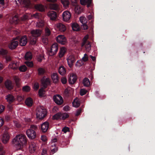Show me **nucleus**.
<instances>
[{
    "instance_id": "55",
    "label": "nucleus",
    "mask_w": 155,
    "mask_h": 155,
    "mask_svg": "<svg viewBox=\"0 0 155 155\" xmlns=\"http://www.w3.org/2000/svg\"><path fill=\"white\" fill-rule=\"evenodd\" d=\"M36 38H35L33 39L32 38V37L30 39H31L30 43H31V44L32 45H35L36 43Z\"/></svg>"
},
{
    "instance_id": "28",
    "label": "nucleus",
    "mask_w": 155,
    "mask_h": 155,
    "mask_svg": "<svg viewBox=\"0 0 155 155\" xmlns=\"http://www.w3.org/2000/svg\"><path fill=\"white\" fill-rule=\"evenodd\" d=\"M73 106L75 107H79L80 105V102L79 100L76 98L74 100L72 103Z\"/></svg>"
},
{
    "instance_id": "7",
    "label": "nucleus",
    "mask_w": 155,
    "mask_h": 155,
    "mask_svg": "<svg viewBox=\"0 0 155 155\" xmlns=\"http://www.w3.org/2000/svg\"><path fill=\"white\" fill-rule=\"evenodd\" d=\"M53 100L55 103L58 105H61L63 103L62 97L60 95L57 94L53 97Z\"/></svg>"
},
{
    "instance_id": "49",
    "label": "nucleus",
    "mask_w": 155,
    "mask_h": 155,
    "mask_svg": "<svg viewBox=\"0 0 155 155\" xmlns=\"http://www.w3.org/2000/svg\"><path fill=\"white\" fill-rule=\"evenodd\" d=\"M25 64L28 67H32L33 66V63L32 61H26L25 62Z\"/></svg>"
},
{
    "instance_id": "52",
    "label": "nucleus",
    "mask_w": 155,
    "mask_h": 155,
    "mask_svg": "<svg viewBox=\"0 0 155 155\" xmlns=\"http://www.w3.org/2000/svg\"><path fill=\"white\" fill-rule=\"evenodd\" d=\"M87 92V91L84 89H82L80 91V94L81 96H83Z\"/></svg>"
},
{
    "instance_id": "48",
    "label": "nucleus",
    "mask_w": 155,
    "mask_h": 155,
    "mask_svg": "<svg viewBox=\"0 0 155 155\" xmlns=\"http://www.w3.org/2000/svg\"><path fill=\"white\" fill-rule=\"evenodd\" d=\"M22 90L24 91L28 92L30 90V88L29 86H25L23 87Z\"/></svg>"
},
{
    "instance_id": "15",
    "label": "nucleus",
    "mask_w": 155,
    "mask_h": 155,
    "mask_svg": "<svg viewBox=\"0 0 155 155\" xmlns=\"http://www.w3.org/2000/svg\"><path fill=\"white\" fill-rule=\"evenodd\" d=\"M31 32L32 37L36 38L39 36L41 35L42 31L40 29L33 30L31 31Z\"/></svg>"
},
{
    "instance_id": "22",
    "label": "nucleus",
    "mask_w": 155,
    "mask_h": 155,
    "mask_svg": "<svg viewBox=\"0 0 155 155\" xmlns=\"http://www.w3.org/2000/svg\"><path fill=\"white\" fill-rule=\"evenodd\" d=\"M51 78L54 83H57L58 82L59 78L57 73H52L51 75Z\"/></svg>"
},
{
    "instance_id": "14",
    "label": "nucleus",
    "mask_w": 155,
    "mask_h": 155,
    "mask_svg": "<svg viewBox=\"0 0 155 155\" xmlns=\"http://www.w3.org/2000/svg\"><path fill=\"white\" fill-rule=\"evenodd\" d=\"M49 127V123L47 121L45 122L41 125V129L43 132L45 133L47 131Z\"/></svg>"
},
{
    "instance_id": "9",
    "label": "nucleus",
    "mask_w": 155,
    "mask_h": 155,
    "mask_svg": "<svg viewBox=\"0 0 155 155\" xmlns=\"http://www.w3.org/2000/svg\"><path fill=\"white\" fill-rule=\"evenodd\" d=\"M57 30L61 32H63L66 30V26L62 23H59L56 25Z\"/></svg>"
},
{
    "instance_id": "13",
    "label": "nucleus",
    "mask_w": 155,
    "mask_h": 155,
    "mask_svg": "<svg viewBox=\"0 0 155 155\" xmlns=\"http://www.w3.org/2000/svg\"><path fill=\"white\" fill-rule=\"evenodd\" d=\"M67 60L68 65L70 67H72L75 61L74 56L72 55H70L68 57Z\"/></svg>"
},
{
    "instance_id": "33",
    "label": "nucleus",
    "mask_w": 155,
    "mask_h": 155,
    "mask_svg": "<svg viewBox=\"0 0 155 155\" xmlns=\"http://www.w3.org/2000/svg\"><path fill=\"white\" fill-rule=\"evenodd\" d=\"M85 45L86 50L87 51H89L91 49V45L89 42L87 41L85 44H82V46Z\"/></svg>"
},
{
    "instance_id": "6",
    "label": "nucleus",
    "mask_w": 155,
    "mask_h": 155,
    "mask_svg": "<svg viewBox=\"0 0 155 155\" xmlns=\"http://www.w3.org/2000/svg\"><path fill=\"white\" fill-rule=\"evenodd\" d=\"M56 39L57 41L61 45H65L67 42L66 38L63 35H58Z\"/></svg>"
},
{
    "instance_id": "10",
    "label": "nucleus",
    "mask_w": 155,
    "mask_h": 155,
    "mask_svg": "<svg viewBox=\"0 0 155 155\" xmlns=\"http://www.w3.org/2000/svg\"><path fill=\"white\" fill-rule=\"evenodd\" d=\"M62 17L63 20L64 21L67 22L70 19L71 14L68 11H65L62 14Z\"/></svg>"
},
{
    "instance_id": "35",
    "label": "nucleus",
    "mask_w": 155,
    "mask_h": 155,
    "mask_svg": "<svg viewBox=\"0 0 155 155\" xmlns=\"http://www.w3.org/2000/svg\"><path fill=\"white\" fill-rule=\"evenodd\" d=\"M35 8L40 11H43L44 10V7L41 5H35Z\"/></svg>"
},
{
    "instance_id": "50",
    "label": "nucleus",
    "mask_w": 155,
    "mask_h": 155,
    "mask_svg": "<svg viewBox=\"0 0 155 155\" xmlns=\"http://www.w3.org/2000/svg\"><path fill=\"white\" fill-rule=\"evenodd\" d=\"M28 18L29 15L28 14H25L21 17V19L22 21H25L28 19Z\"/></svg>"
},
{
    "instance_id": "12",
    "label": "nucleus",
    "mask_w": 155,
    "mask_h": 155,
    "mask_svg": "<svg viewBox=\"0 0 155 155\" xmlns=\"http://www.w3.org/2000/svg\"><path fill=\"white\" fill-rule=\"evenodd\" d=\"M18 42L15 40H12L8 45V47L10 49L13 50L15 49L18 46Z\"/></svg>"
},
{
    "instance_id": "57",
    "label": "nucleus",
    "mask_w": 155,
    "mask_h": 155,
    "mask_svg": "<svg viewBox=\"0 0 155 155\" xmlns=\"http://www.w3.org/2000/svg\"><path fill=\"white\" fill-rule=\"evenodd\" d=\"M61 81L63 84H65L67 82V78L65 77H63L61 78Z\"/></svg>"
},
{
    "instance_id": "23",
    "label": "nucleus",
    "mask_w": 155,
    "mask_h": 155,
    "mask_svg": "<svg viewBox=\"0 0 155 155\" xmlns=\"http://www.w3.org/2000/svg\"><path fill=\"white\" fill-rule=\"evenodd\" d=\"M92 0H80L81 4L82 5H87V7H88L92 3Z\"/></svg>"
},
{
    "instance_id": "46",
    "label": "nucleus",
    "mask_w": 155,
    "mask_h": 155,
    "mask_svg": "<svg viewBox=\"0 0 155 155\" xmlns=\"http://www.w3.org/2000/svg\"><path fill=\"white\" fill-rule=\"evenodd\" d=\"M38 71L39 75H42L44 74L45 70L43 68H40L38 69Z\"/></svg>"
},
{
    "instance_id": "47",
    "label": "nucleus",
    "mask_w": 155,
    "mask_h": 155,
    "mask_svg": "<svg viewBox=\"0 0 155 155\" xmlns=\"http://www.w3.org/2000/svg\"><path fill=\"white\" fill-rule=\"evenodd\" d=\"M84 63L82 60H78L76 62V65L77 67H80L83 65Z\"/></svg>"
},
{
    "instance_id": "34",
    "label": "nucleus",
    "mask_w": 155,
    "mask_h": 155,
    "mask_svg": "<svg viewBox=\"0 0 155 155\" xmlns=\"http://www.w3.org/2000/svg\"><path fill=\"white\" fill-rule=\"evenodd\" d=\"M72 29L74 31H78L80 29L79 25L76 23H74L72 24Z\"/></svg>"
},
{
    "instance_id": "44",
    "label": "nucleus",
    "mask_w": 155,
    "mask_h": 155,
    "mask_svg": "<svg viewBox=\"0 0 155 155\" xmlns=\"http://www.w3.org/2000/svg\"><path fill=\"white\" fill-rule=\"evenodd\" d=\"M79 20L82 24L86 23L87 22L86 18L83 16L79 18Z\"/></svg>"
},
{
    "instance_id": "19",
    "label": "nucleus",
    "mask_w": 155,
    "mask_h": 155,
    "mask_svg": "<svg viewBox=\"0 0 155 155\" xmlns=\"http://www.w3.org/2000/svg\"><path fill=\"white\" fill-rule=\"evenodd\" d=\"M19 65V63L16 61H13L10 63L9 65L10 68L13 70L17 69Z\"/></svg>"
},
{
    "instance_id": "16",
    "label": "nucleus",
    "mask_w": 155,
    "mask_h": 155,
    "mask_svg": "<svg viewBox=\"0 0 155 155\" xmlns=\"http://www.w3.org/2000/svg\"><path fill=\"white\" fill-rule=\"evenodd\" d=\"M48 16L52 20H55L57 18V14L55 12L53 11H50L48 13Z\"/></svg>"
},
{
    "instance_id": "32",
    "label": "nucleus",
    "mask_w": 155,
    "mask_h": 155,
    "mask_svg": "<svg viewBox=\"0 0 155 155\" xmlns=\"http://www.w3.org/2000/svg\"><path fill=\"white\" fill-rule=\"evenodd\" d=\"M83 84L85 86H89L90 84V82L89 79L87 78H85L83 80Z\"/></svg>"
},
{
    "instance_id": "17",
    "label": "nucleus",
    "mask_w": 155,
    "mask_h": 155,
    "mask_svg": "<svg viewBox=\"0 0 155 155\" xmlns=\"http://www.w3.org/2000/svg\"><path fill=\"white\" fill-rule=\"evenodd\" d=\"M50 80L48 78H43L41 80V84L44 88L46 87L47 85L50 84Z\"/></svg>"
},
{
    "instance_id": "37",
    "label": "nucleus",
    "mask_w": 155,
    "mask_h": 155,
    "mask_svg": "<svg viewBox=\"0 0 155 155\" xmlns=\"http://www.w3.org/2000/svg\"><path fill=\"white\" fill-rule=\"evenodd\" d=\"M75 11L76 13L79 14L81 12L82 9L79 5H77L75 6Z\"/></svg>"
},
{
    "instance_id": "2",
    "label": "nucleus",
    "mask_w": 155,
    "mask_h": 155,
    "mask_svg": "<svg viewBox=\"0 0 155 155\" xmlns=\"http://www.w3.org/2000/svg\"><path fill=\"white\" fill-rule=\"evenodd\" d=\"M38 126L36 125H31L29 129L26 131V134L28 138L31 139H34L36 136L35 130L37 129Z\"/></svg>"
},
{
    "instance_id": "26",
    "label": "nucleus",
    "mask_w": 155,
    "mask_h": 155,
    "mask_svg": "<svg viewBox=\"0 0 155 155\" xmlns=\"http://www.w3.org/2000/svg\"><path fill=\"white\" fill-rule=\"evenodd\" d=\"M49 8L51 10H57L59 9V6L56 4H50L49 5Z\"/></svg>"
},
{
    "instance_id": "1",
    "label": "nucleus",
    "mask_w": 155,
    "mask_h": 155,
    "mask_svg": "<svg viewBox=\"0 0 155 155\" xmlns=\"http://www.w3.org/2000/svg\"><path fill=\"white\" fill-rule=\"evenodd\" d=\"M12 144L16 148L19 150L22 148L27 143L26 137L22 134L17 135L13 139Z\"/></svg>"
},
{
    "instance_id": "42",
    "label": "nucleus",
    "mask_w": 155,
    "mask_h": 155,
    "mask_svg": "<svg viewBox=\"0 0 155 155\" xmlns=\"http://www.w3.org/2000/svg\"><path fill=\"white\" fill-rule=\"evenodd\" d=\"M19 69L21 72H25L27 70V68L25 65H23L19 67Z\"/></svg>"
},
{
    "instance_id": "41",
    "label": "nucleus",
    "mask_w": 155,
    "mask_h": 155,
    "mask_svg": "<svg viewBox=\"0 0 155 155\" xmlns=\"http://www.w3.org/2000/svg\"><path fill=\"white\" fill-rule=\"evenodd\" d=\"M61 119L64 120L69 117V114L67 113H61Z\"/></svg>"
},
{
    "instance_id": "25",
    "label": "nucleus",
    "mask_w": 155,
    "mask_h": 155,
    "mask_svg": "<svg viewBox=\"0 0 155 155\" xmlns=\"http://www.w3.org/2000/svg\"><path fill=\"white\" fill-rule=\"evenodd\" d=\"M58 72L61 75H64L66 74L65 68L64 66H61L59 68Z\"/></svg>"
},
{
    "instance_id": "31",
    "label": "nucleus",
    "mask_w": 155,
    "mask_h": 155,
    "mask_svg": "<svg viewBox=\"0 0 155 155\" xmlns=\"http://www.w3.org/2000/svg\"><path fill=\"white\" fill-rule=\"evenodd\" d=\"M25 102L27 106H31L33 104L32 100L31 98L29 97L25 100Z\"/></svg>"
},
{
    "instance_id": "27",
    "label": "nucleus",
    "mask_w": 155,
    "mask_h": 155,
    "mask_svg": "<svg viewBox=\"0 0 155 155\" xmlns=\"http://www.w3.org/2000/svg\"><path fill=\"white\" fill-rule=\"evenodd\" d=\"M32 57V54L31 52L28 51L25 54V58L26 60H30Z\"/></svg>"
},
{
    "instance_id": "43",
    "label": "nucleus",
    "mask_w": 155,
    "mask_h": 155,
    "mask_svg": "<svg viewBox=\"0 0 155 155\" xmlns=\"http://www.w3.org/2000/svg\"><path fill=\"white\" fill-rule=\"evenodd\" d=\"M14 78L17 86L19 87L20 85L19 78L17 76H15Z\"/></svg>"
},
{
    "instance_id": "38",
    "label": "nucleus",
    "mask_w": 155,
    "mask_h": 155,
    "mask_svg": "<svg viewBox=\"0 0 155 155\" xmlns=\"http://www.w3.org/2000/svg\"><path fill=\"white\" fill-rule=\"evenodd\" d=\"M8 53V51L7 50L1 48L0 49V56H5Z\"/></svg>"
},
{
    "instance_id": "59",
    "label": "nucleus",
    "mask_w": 155,
    "mask_h": 155,
    "mask_svg": "<svg viewBox=\"0 0 155 155\" xmlns=\"http://www.w3.org/2000/svg\"><path fill=\"white\" fill-rule=\"evenodd\" d=\"M39 87V84L38 83H35L34 84L33 88L36 90H37Z\"/></svg>"
},
{
    "instance_id": "30",
    "label": "nucleus",
    "mask_w": 155,
    "mask_h": 155,
    "mask_svg": "<svg viewBox=\"0 0 155 155\" xmlns=\"http://www.w3.org/2000/svg\"><path fill=\"white\" fill-rule=\"evenodd\" d=\"M64 7L67 8L68 7L69 2L68 0H60Z\"/></svg>"
},
{
    "instance_id": "58",
    "label": "nucleus",
    "mask_w": 155,
    "mask_h": 155,
    "mask_svg": "<svg viewBox=\"0 0 155 155\" xmlns=\"http://www.w3.org/2000/svg\"><path fill=\"white\" fill-rule=\"evenodd\" d=\"M62 131L65 133L69 131V129L68 127H65L62 129Z\"/></svg>"
},
{
    "instance_id": "24",
    "label": "nucleus",
    "mask_w": 155,
    "mask_h": 155,
    "mask_svg": "<svg viewBox=\"0 0 155 155\" xmlns=\"http://www.w3.org/2000/svg\"><path fill=\"white\" fill-rule=\"evenodd\" d=\"M66 48L64 47H62L60 48L58 54V55L59 58H61L64 56L66 52Z\"/></svg>"
},
{
    "instance_id": "54",
    "label": "nucleus",
    "mask_w": 155,
    "mask_h": 155,
    "mask_svg": "<svg viewBox=\"0 0 155 155\" xmlns=\"http://www.w3.org/2000/svg\"><path fill=\"white\" fill-rule=\"evenodd\" d=\"M88 59L87 55V54H84V57L82 58V60L83 61H86L88 60Z\"/></svg>"
},
{
    "instance_id": "53",
    "label": "nucleus",
    "mask_w": 155,
    "mask_h": 155,
    "mask_svg": "<svg viewBox=\"0 0 155 155\" xmlns=\"http://www.w3.org/2000/svg\"><path fill=\"white\" fill-rule=\"evenodd\" d=\"M44 58V56L41 55H39L37 57V61L39 62H41L42 61Z\"/></svg>"
},
{
    "instance_id": "61",
    "label": "nucleus",
    "mask_w": 155,
    "mask_h": 155,
    "mask_svg": "<svg viewBox=\"0 0 155 155\" xmlns=\"http://www.w3.org/2000/svg\"><path fill=\"white\" fill-rule=\"evenodd\" d=\"M30 3V2L29 0H24V4L26 6H28L29 5Z\"/></svg>"
},
{
    "instance_id": "36",
    "label": "nucleus",
    "mask_w": 155,
    "mask_h": 155,
    "mask_svg": "<svg viewBox=\"0 0 155 155\" xmlns=\"http://www.w3.org/2000/svg\"><path fill=\"white\" fill-rule=\"evenodd\" d=\"M61 113H58L53 116L52 119L53 120H56L61 119Z\"/></svg>"
},
{
    "instance_id": "21",
    "label": "nucleus",
    "mask_w": 155,
    "mask_h": 155,
    "mask_svg": "<svg viewBox=\"0 0 155 155\" xmlns=\"http://www.w3.org/2000/svg\"><path fill=\"white\" fill-rule=\"evenodd\" d=\"M5 99L9 103H11L15 101V98L12 95L9 94L6 96Z\"/></svg>"
},
{
    "instance_id": "39",
    "label": "nucleus",
    "mask_w": 155,
    "mask_h": 155,
    "mask_svg": "<svg viewBox=\"0 0 155 155\" xmlns=\"http://www.w3.org/2000/svg\"><path fill=\"white\" fill-rule=\"evenodd\" d=\"M18 19L17 16H15L12 18L11 20V22L12 23H14L15 24L18 23Z\"/></svg>"
},
{
    "instance_id": "20",
    "label": "nucleus",
    "mask_w": 155,
    "mask_h": 155,
    "mask_svg": "<svg viewBox=\"0 0 155 155\" xmlns=\"http://www.w3.org/2000/svg\"><path fill=\"white\" fill-rule=\"evenodd\" d=\"M5 85L6 87L8 90H11L13 88L12 82L9 80H7L6 81Z\"/></svg>"
},
{
    "instance_id": "62",
    "label": "nucleus",
    "mask_w": 155,
    "mask_h": 155,
    "mask_svg": "<svg viewBox=\"0 0 155 155\" xmlns=\"http://www.w3.org/2000/svg\"><path fill=\"white\" fill-rule=\"evenodd\" d=\"M14 123L15 124V126L17 128H19L21 127V124L18 122L16 121H14Z\"/></svg>"
},
{
    "instance_id": "40",
    "label": "nucleus",
    "mask_w": 155,
    "mask_h": 155,
    "mask_svg": "<svg viewBox=\"0 0 155 155\" xmlns=\"http://www.w3.org/2000/svg\"><path fill=\"white\" fill-rule=\"evenodd\" d=\"M44 21L43 20H41L37 22L36 26L39 27L41 28L44 26Z\"/></svg>"
},
{
    "instance_id": "18",
    "label": "nucleus",
    "mask_w": 155,
    "mask_h": 155,
    "mask_svg": "<svg viewBox=\"0 0 155 155\" xmlns=\"http://www.w3.org/2000/svg\"><path fill=\"white\" fill-rule=\"evenodd\" d=\"M28 40L26 36L21 37L19 40V44L22 46H25L27 43Z\"/></svg>"
},
{
    "instance_id": "63",
    "label": "nucleus",
    "mask_w": 155,
    "mask_h": 155,
    "mask_svg": "<svg viewBox=\"0 0 155 155\" xmlns=\"http://www.w3.org/2000/svg\"><path fill=\"white\" fill-rule=\"evenodd\" d=\"M82 28L84 30H87L88 28V26L86 24V23L83 24L82 26Z\"/></svg>"
},
{
    "instance_id": "3",
    "label": "nucleus",
    "mask_w": 155,
    "mask_h": 155,
    "mask_svg": "<svg viewBox=\"0 0 155 155\" xmlns=\"http://www.w3.org/2000/svg\"><path fill=\"white\" fill-rule=\"evenodd\" d=\"M46 109L43 107H38L36 110V117L38 119L42 120L45 117L47 114Z\"/></svg>"
},
{
    "instance_id": "4",
    "label": "nucleus",
    "mask_w": 155,
    "mask_h": 155,
    "mask_svg": "<svg viewBox=\"0 0 155 155\" xmlns=\"http://www.w3.org/2000/svg\"><path fill=\"white\" fill-rule=\"evenodd\" d=\"M58 47L57 43L53 44L51 47V49L49 51V54L50 56H52L55 54L58 51Z\"/></svg>"
},
{
    "instance_id": "11",
    "label": "nucleus",
    "mask_w": 155,
    "mask_h": 155,
    "mask_svg": "<svg viewBox=\"0 0 155 155\" xmlns=\"http://www.w3.org/2000/svg\"><path fill=\"white\" fill-rule=\"evenodd\" d=\"M37 148V144L34 142H31L29 145L28 149L31 153H33Z\"/></svg>"
},
{
    "instance_id": "60",
    "label": "nucleus",
    "mask_w": 155,
    "mask_h": 155,
    "mask_svg": "<svg viewBox=\"0 0 155 155\" xmlns=\"http://www.w3.org/2000/svg\"><path fill=\"white\" fill-rule=\"evenodd\" d=\"M41 139L42 141L44 142H45L47 140V137L45 135L41 136Z\"/></svg>"
},
{
    "instance_id": "8",
    "label": "nucleus",
    "mask_w": 155,
    "mask_h": 155,
    "mask_svg": "<svg viewBox=\"0 0 155 155\" xmlns=\"http://www.w3.org/2000/svg\"><path fill=\"white\" fill-rule=\"evenodd\" d=\"M68 81L70 84H74L77 80V76L76 74L74 73L70 74L68 75Z\"/></svg>"
},
{
    "instance_id": "29",
    "label": "nucleus",
    "mask_w": 155,
    "mask_h": 155,
    "mask_svg": "<svg viewBox=\"0 0 155 155\" xmlns=\"http://www.w3.org/2000/svg\"><path fill=\"white\" fill-rule=\"evenodd\" d=\"M51 153L53 154L58 150V148L55 146V144L53 143L51 144Z\"/></svg>"
},
{
    "instance_id": "64",
    "label": "nucleus",
    "mask_w": 155,
    "mask_h": 155,
    "mask_svg": "<svg viewBox=\"0 0 155 155\" xmlns=\"http://www.w3.org/2000/svg\"><path fill=\"white\" fill-rule=\"evenodd\" d=\"M47 155V150L46 149H44L43 150L41 155Z\"/></svg>"
},
{
    "instance_id": "45",
    "label": "nucleus",
    "mask_w": 155,
    "mask_h": 155,
    "mask_svg": "<svg viewBox=\"0 0 155 155\" xmlns=\"http://www.w3.org/2000/svg\"><path fill=\"white\" fill-rule=\"evenodd\" d=\"M45 93V91L43 88H41L39 91L38 94L39 96L41 97H43L44 96Z\"/></svg>"
},
{
    "instance_id": "51",
    "label": "nucleus",
    "mask_w": 155,
    "mask_h": 155,
    "mask_svg": "<svg viewBox=\"0 0 155 155\" xmlns=\"http://www.w3.org/2000/svg\"><path fill=\"white\" fill-rule=\"evenodd\" d=\"M45 31L46 35L49 36L51 34V31L47 27L45 28Z\"/></svg>"
},
{
    "instance_id": "5",
    "label": "nucleus",
    "mask_w": 155,
    "mask_h": 155,
    "mask_svg": "<svg viewBox=\"0 0 155 155\" xmlns=\"http://www.w3.org/2000/svg\"><path fill=\"white\" fill-rule=\"evenodd\" d=\"M10 134L8 132H5L1 136L2 141L4 144L7 143L10 140Z\"/></svg>"
},
{
    "instance_id": "56",
    "label": "nucleus",
    "mask_w": 155,
    "mask_h": 155,
    "mask_svg": "<svg viewBox=\"0 0 155 155\" xmlns=\"http://www.w3.org/2000/svg\"><path fill=\"white\" fill-rule=\"evenodd\" d=\"M89 37L88 35H85L83 39V44H85L86 43H87V41H86Z\"/></svg>"
}]
</instances>
